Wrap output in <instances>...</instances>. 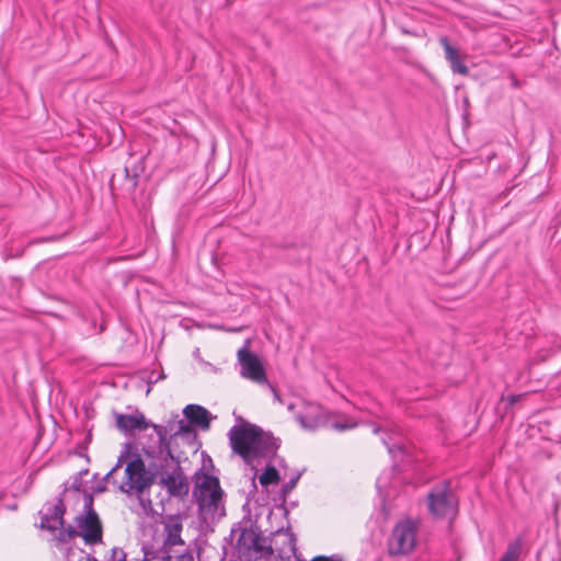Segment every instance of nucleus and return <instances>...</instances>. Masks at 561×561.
<instances>
[{
	"label": "nucleus",
	"instance_id": "f257e3e1",
	"mask_svg": "<svg viewBox=\"0 0 561 561\" xmlns=\"http://www.w3.org/2000/svg\"><path fill=\"white\" fill-rule=\"evenodd\" d=\"M232 534H238L236 550L239 558L244 561H257L274 552L279 559L288 561L296 557V539L291 533L278 534L274 547L261 535L259 528L253 526L233 529Z\"/></svg>",
	"mask_w": 561,
	"mask_h": 561
},
{
	"label": "nucleus",
	"instance_id": "f03ea898",
	"mask_svg": "<svg viewBox=\"0 0 561 561\" xmlns=\"http://www.w3.org/2000/svg\"><path fill=\"white\" fill-rule=\"evenodd\" d=\"M228 437L232 451L239 455L248 465L260 457L275 453L278 448L276 439L271 434L248 422L232 426L229 430Z\"/></svg>",
	"mask_w": 561,
	"mask_h": 561
},
{
	"label": "nucleus",
	"instance_id": "7ed1b4c3",
	"mask_svg": "<svg viewBox=\"0 0 561 561\" xmlns=\"http://www.w3.org/2000/svg\"><path fill=\"white\" fill-rule=\"evenodd\" d=\"M104 480L116 486L122 493H142L151 484V479L146 470L141 458H135L129 461L125 468L122 465V458L106 473Z\"/></svg>",
	"mask_w": 561,
	"mask_h": 561
},
{
	"label": "nucleus",
	"instance_id": "20e7f679",
	"mask_svg": "<svg viewBox=\"0 0 561 561\" xmlns=\"http://www.w3.org/2000/svg\"><path fill=\"white\" fill-rule=\"evenodd\" d=\"M193 495L205 522H214L225 514L224 491L218 478L203 474L196 479Z\"/></svg>",
	"mask_w": 561,
	"mask_h": 561
},
{
	"label": "nucleus",
	"instance_id": "39448f33",
	"mask_svg": "<svg viewBox=\"0 0 561 561\" xmlns=\"http://www.w3.org/2000/svg\"><path fill=\"white\" fill-rule=\"evenodd\" d=\"M78 531L69 527L67 537L72 538L75 535L82 537L87 545H96L102 541L103 528L98 513L93 508L92 495L84 496V514L76 518Z\"/></svg>",
	"mask_w": 561,
	"mask_h": 561
},
{
	"label": "nucleus",
	"instance_id": "423d86ee",
	"mask_svg": "<svg viewBox=\"0 0 561 561\" xmlns=\"http://www.w3.org/2000/svg\"><path fill=\"white\" fill-rule=\"evenodd\" d=\"M420 523L416 519L404 518L398 522L388 540L390 556H404L411 553L416 547Z\"/></svg>",
	"mask_w": 561,
	"mask_h": 561
},
{
	"label": "nucleus",
	"instance_id": "0eeeda50",
	"mask_svg": "<svg viewBox=\"0 0 561 561\" xmlns=\"http://www.w3.org/2000/svg\"><path fill=\"white\" fill-rule=\"evenodd\" d=\"M427 504L431 514L437 518H451L457 513V502L447 481L433 488L427 495Z\"/></svg>",
	"mask_w": 561,
	"mask_h": 561
},
{
	"label": "nucleus",
	"instance_id": "6e6552de",
	"mask_svg": "<svg viewBox=\"0 0 561 561\" xmlns=\"http://www.w3.org/2000/svg\"><path fill=\"white\" fill-rule=\"evenodd\" d=\"M238 363L240 365V376L255 383H267L266 373L261 358L250 350V341L237 353Z\"/></svg>",
	"mask_w": 561,
	"mask_h": 561
},
{
	"label": "nucleus",
	"instance_id": "1a4fd4ad",
	"mask_svg": "<svg viewBox=\"0 0 561 561\" xmlns=\"http://www.w3.org/2000/svg\"><path fill=\"white\" fill-rule=\"evenodd\" d=\"M115 420L117 428L124 433L131 434L135 431H145L148 427L152 426L161 439L165 434V430L163 426L151 424L146 420L144 413H141L138 410H136L131 414L117 413L115 415Z\"/></svg>",
	"mask_w": 561,
	"mask_h": 561
},
{
	"label": "nucleus",
	"instance_id": "9d476101",
	"mask_svg": "<svg viewBox=\"0 0 561 561\" xmlns=\"http://www.w3.org/2000/svg\"><path fill=\"white\" fill-rule=\"evenodd\" d=\"M296 420L302 428L314 431L327 425L328 414L318 403L304 401L301 409L296 414Z\"/></svg>",
	"mask_w": 561,
	"mask_h": 561
},
{
	"label": "nucleus",
	"instance_id": "9b49d317",
	"mask_svg": "<svg viewBox=\"0 0 561 561\" xmlns=\"http://www.w3.org/2000/svg\"><path fill=\"white\" fill-rule=\"evenodd\" d=\"M161 483L173 496H183L188 493V483L182 472L174 471L161 478Z\"/></svg>",
	"mask_w": 561,
	"mask_h": 561
},
{
	"label": "nucleus",
	"instance_id": "f8f14e48",
	"mask_svg": "<svg viewBox=\"0 0 561 561\" xmlns=\"http://www.w3.org/2000/svg\"><path fill=\"white\" fill-rule=\"evenodd\" d=\"M440 45L444 47L445 57L450 64L454 72L467 76L469 72L468 67L461 61L458 50L453 47L447 37L439 38Z\"/></svg>",
	"mask_w": 561,
	"mask_h": 561
},
{
	"label": "nucleus",
	"instance_id": "ddd939ff",
	"mask_svg": "<svg viewBox=\"0 0 561 561\" xmlns=\"http://www.w3.org/2000/svg\"><path fill=\"white\" fill-rule=\"evenodd\" d=\"M183 413L192 424L203 430L209 428L210 414L205 408L197 404H188L184 408Z\"/></svg>",
	"mask_w": 561,
	"mask_h": 561
},
{
	"label": "nucleus",
	"instance_id": "4468645a",
	"mask_svg": "<svg viewBox=\"0 0 561 561\" xmlns=\"http://www.w3.org/2000/svg\"><path fill=\"white\" fill-rule=\"evenodd\" d=\"M165 540L164 545L173 547L176 545H184L181 538L182 522L178 516H170L164 522Z\"/></svg>",
	"mask_w": 561,
	"mask_h": 561
},
{
	"label": "nucleus",
	"instance_id": "2eb2a0df",
	"mask_svg": "<svg viewBox=\"0 0 561 561\" xmlns=\"http://www.w3.org/2000/svg\"><path fill=\"white\" fill-rule=\"evenodd\" d=\"M65 507L64 503L59 501L57 504H55L50 510L49 513L45 514L42 518V527L47 528L49 530H56L59 528H62L64 526V516Z\"/></svg>",
	"mask_w": 561,
	"mask_h": 561
},
{
	"label": "nucleus",
	"instance_id": "dca6fc26",
	"mask_svg": "<svg viewBox=\"0 0 561 561\" xmlns=\"http://www.w3.org/2000/svg\"><path fill=\"white\" fill-rule=\"evenodd\" d=\"M357 424L355 420L345 414H328L327 425L335 431L343 432L352 430L355 428Z\"/></svg>",
	"mask_w": 561,
	"mask_h": 561
},
{
	"label": "nucleus",
	"instance_id": "f3484780",
	"mask_svg": "<svg viewBox=\"0 0 561 561\" xmlns=\"http://www.w3.org/2000/svg\"><path fill=\"white\" fill-rule=\"evenodd\" d=\"M522 550V541L519 539L508 543L505 553L500 561H517Z\"/></svg>",
	"mask_w": 561,
	"mask_h": 561
},
{
	"label": "nucleus",
	"instance_id": "a211bd4d",
	"mask_svg": "<svg viewBox=\"0 0 561 561\" xmlns=\"http://www.w3.org/2000/svg\"><path fill=\"white\" fill-rule=\"evenodd\" d=\"M279 480L278 471L275 467H267L259 477V481L263 486L276 484Z\"/></svg>",
	"mask_w": 561,
	"mask_h": 561
},
{
	"label": "nucleus",
	"instance_id": "6ab92c4d",
	"mask_svg": "<svg viewBox=\"0 0 561 561\" xmlns=\"http://www.w3.org/2000/svg\"><path fill=\"white\" fill-rule=\"evenodd\" d=\"M111 561H126V553L123 551V549L114 548L112 550Z\"/></svg>",
	"mask_w": 561,
	"mask_h": 561
},
{
	"label": "nucleus",
	"instance_id": "aec40b11",
	"mask_svg": "<svg viewBox=\"0 0 561 561\" xmlns=\"http://www.w3.org/2000/svg\"><path fill=\"white\" fill-rule=\"evenodd\" d=\"M174 561H194V558L191 552H185V553L179 554Z\"/></svg>",
	"mask_w": 561,
	"mask_h": 561
},
{
	"label": "nucleus",
	"instance_id": "412c9836",
	"mask_svg": "<svg viewBox=\"0 0 561 561\" xmlns=\"http://www.w3.org/2000/svg\"><path fill=\"white\" fill-rule=\"evenodd\" d=\"M142 551H144L142 561H151V560L156 559L154 552L147 550L146 547H142Z\"/></svg>",
	"mask_w": 561,
	"mask_h": 561
},
{
	"label": "nucleus",
	"instance_id": "4be33fe9",
	"mask_svg": "<svg viewBox=\"0 0 561 561\" xmlns=\"http://www.w3.org/2000/svg\"><path fill=\"white\" fill-rule=\"evenodd\" d=\"M312 561H331V560L327 557H316L314 559H312Z\"/></svg>",
	"mask_w": 561,
	"mask_h": 561
},
{
	"label": "nucleus",
	"instance_id": "5701e85b",
	"mask_svg": "<svg viewBox=\"0 0 561 561\" xmlns=\"http://www.w3.org/2000/svg\"><path fill=\"white\" fill-rule=\"evenodd\" d=\"M104 490H105V488H103V486H99V488H96V491H98V492H103Z\"/></svg>",
	"mask_w": 561,
	"mask_h": 561
},
{
	"label": "nucleus",
	"instance_id": "b1692460",
	"mask_svg": "<svg viewBox=\"0 0 561 561\" xmlns=\"http://www.w3.org/2000/svg\"><path fill=\"white\" fill-rule=\"evenodd\" d=\"M272 390H273L275 398L278 399V394H277L276 390L274 388H272Z\"/></svg>",
	"mask_w": 561,
	"mask_h": 561
},
{
	"label": "nucleus",
	"instance_id": "393cba45",
	"mask_svg": "<svg viewBox=\"0 0 561 561\" xmlns=\"http://www.w3.org/2000/svg\"><path fill=\"white\" fill-rule=\"evenodd\" d=\"M380 431V427H375L374 433L377 434Z\"/></svg>",
	"mask_w": 561,
	"mask_h": 561
},
{
	"label": "nucleus",
	"instance_id": "a878e982",
	"mask_svg": "<svg viewBox=\"0 0 561 561\" xmlns=\"http://www.w3.org/2000/svg\"><path fill=\"white\" fill-rule=\"evenodd\" d=\"M389 453H393V447H389Z\"/></svg>",
	"mask_w": 561,
	"mask_h": 561
}]
</instances>
